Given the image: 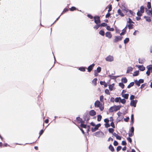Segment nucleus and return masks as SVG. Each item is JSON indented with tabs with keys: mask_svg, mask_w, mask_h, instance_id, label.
<instances>
[{
	"mask_svg": "<svg viewBox=\"0 0 152 152\" xmlns=\"http://www.w3.org/2000/svg\"><path fill=\"white\" fill-rule=\"evenodd\" d=\"M123 37L122 36H114L115 39L113 40V42L116 43L118 42L121 41L123 38Z\"/></svg>",
	"mask_w": 152,
	"mask_h": 152,
	"instance_id": "nucleus-1",
	"label": "nucleus"
},
{
	"mask_svg": "<svg viewBox=\"0 0 152 152\" xmlns=\"http://www.w3.org/2000/svg\"><path fill=\"white\" fill-rule=\"evenodd\" d=\"M83 118L85 121H86V124L88 123V121L90 119V116L87 112L86 113L83 115Z\"/></svg>",
	"mask_w": 152,
	"mask_h": 152,
	"instance_id": "nucleus-2",
	"label": "nucleus"
},
{
	"mask_svg": "<svg viewBox=\"0 0 152 152\" xmlns=\"http://www.w3.org/2000/svg\"><path fill=\"white\" fill-rule=\"evenodd\" d=\"M94 22L96 24L100 23L101 22L100 17L96 15L94 17Z\"/></svg>",
	"mask_w": 152,
	"mask_h": 152,
	"instance_id": "nucleus-3",
	"label": "nucleus"
},
{
	"mask_svg": "<svg viewBox=\"0 0 152 152\" xmlns=\"http://www.w3.org/2000/svg\"><path fill=\"white\" fill-rule=\"evenodd\" d=\"M101 124L100 123H99L96 125H95V127L93 128L92 127L91 128V131L92 132H94L99 129V128L101 126Z\"/></svg>",
	"mask_w": 152,
	"mask_h": 152,
	"instance_id": "nucleus-4",
	"label": "nucleus"
},
{
	"mask_svg": "<svg viewBox=\"0 0 152 152\" xmlns=\"http://www.w3.org/2000/svg\"><path fill=\"white\" fill-rule=\"evenodd\" d=\"M101 135H104V134L103 132L101 131L96 132L95 133H94V134H93L94 135H95L98 137H101Z\"/></svg>",
	"mask_w": 152,
	"mask_h": 152,
	"instance_id": "nucleus-5",
	"label": "nucleus"
},
{
	"mask_svg": "<svg viewBox=\"0 0 152 152\" xmlns=\"http://www.w3.org/2000/svg\"><path fill=\"white\" fill-rule=\"evenodd\" d=\"M138 101L137 100H132L131 101L130 103V105L132 107H136V104Z\"/></svg>",
	"mask_w": 152,
	"mask_h": 152,
	"instance_id": "nucleus-6",
	"label": "nucleus"
},
{
	"mask_svg": "<svg viewBox=\"0 0 152 152\" xmlns=\"http://www.w3.org/2000/svg\"><path fill=\"white\" fill-rule=\"evenodd\" d=\"M106 61L109 62H111L113 61L114 58L112 56L109 55L105 58Z\"/></svg>",
	"mask_w": 152,
	"mask_h": 152,
	"instance_id": "nucleus-7",
	"label": "nucleus"
},
{
	"mask_svg": "<svg viewBox=\"0 0 152 152\" xmlns=\"http://www.w3.org/2000/svg\"><path fill=\"white\" fill-rule=\"evenodd\" d=\"M113 108L114 111H116L119 110L120 108L122 107L121 106V105H115L113 106Z\"/></svg>",
	"mask_w": 152,
	"mask_h": 152,
	"instance_id": "nucleus-8",
	"label": "nucleus"
},
{
	"mask_svg": "<svg viewBox=\"0 0 152 152\" xmlns=\"http://www.w3.org/2000/svg\"><path fill=\"white\" fill-rule=\"evenodd\" d=\"M94 66L95 64L94 63L89 66L87 68L88 71L89 72H90L92 70L93 68L94 67Z\"/></svg>",
	"mask_w": 152,
	"mask_h": 152,
	"instance_id": "nucleus-9",
	"label": "nucleus"
},
{
	"mask_svg": "<svg viewBox=\"0 0 152 152\" xmlns=\"http://www.w3.org/2000/svg\"><path fill=\"white\" fill-rule=\"evenodd\" d=\"M102 103H101L100 101L98 100H97L94 103V106L95 107H99L100 105H102Z\"/></svg>",
	"mask_w": 152,
	"mask_h": 152,
	"instance_id": "nucleus-10",
	"label": "nucleus"
},
{
	"mask_svg": "<svg viewBox=\"0 0 152 152\" xmlns=\"http://www.w3.org/2000/svg\"><path fill=\"white\" fill-rule=\"evenodd\" d=\"M88 114L89 116H94L96 114V112L94 110H92L89 111Z\"/></svg>",
	"mask_w": 152,
	"mask_h": 152,
	"instance_id": "nucleus-11",
	"label": "nucleus"
},
{
	"mask_svg": "<svg viewBox=\"0 0 152 152\" xmlns=\"http://www.w3.org/2000/svg\"><path fill=\"white\" fill-rule=\"evenodd\" d=\"M127 28V25H126L125 27L122 30V32L120 34V36H122L126 34V32Z\"/></svg>",
	"mask_w": 152,
	"mask_h": 152,
	"instance_id": "nucleus-12",
	"label": "nucleus"
},
{
	"mask_svg": "<svg viewBox=\"0 0 152 152\" xmlns=\"http://www.w3.org/2000/svg\"><path fill=\"white\" fill-rule=\"evenodd\" d=\"M105 36L109 39H111L112 36L111 32L109 31H107L105 34Z\"/></svg>",
	"mask_w": 152,
	"mask_h": 152,
	"instance_id": "nucleus-13",
	"label": "nucleus"
},
{
	"mask_svg": "<svg viewBox=\"0 0 152 152\" xmlns=\"http://www.w3.org/2000/svg\"><path fill=\"white\" fill-rule=\"evenodd\" d=\"M138 62L140 64H143L145 61L146 60L145 58H139L138 59Z\"/></svg>",
	"mask_w": 152,
	"mask_h": 152,
	"instance_id": "nucleus-14",
	"label": "nucleus"
},
{
	"mask_svg": "<svg viewBox=\"0 0 152 152\" xmlns=\"http://www.w3.org/2000/svg\"><path fill=\"white\" fill-rule=\"evenodd\" d=\"M117 12L118 13V15H119L121 17H124V15L120 9H119L118 10Z\"/></svg>",
	"mask_w": 152,
	"mask_h": 152,
	"instance_id": "nucleus-15",
	"label": "nucleus"
},
{
	"mask_svg": "<svg viewBox=\"0 0 152 152\" xmlns=\"http://www.w3.org/2000/svg\"><path fill=\"white\" fill-rule=\"evenodd\" d=\"M133 68L131 66L128 67L126 72V73H128L130 72H132L133 70Z\"/></svg>",
	"mask_w": 152,
	"mask_h": 152,
	"instance_id": "nucleus-16",
	"label": "nucleus"
},
{
	"mask_svg": "<svg viewBox=\"0 0 152 152\" xmlns=\"http://www.w3.org/2000/svg\"><path fill=\"white\" fill-rule=\"evenodd\" d=\"M134 122V115L133 114H132L131 115V123L130 125H132L133 124Z\"/></svg>",
	"mask_w": 152,
	"mask_h": 152,
	"instance_id": "nucleus-17",
	"label": "nucleus"
},
{
	"mask_svg": "<svg viewBox=\"0 0 152 152\" xmlns=\"http://www.w3.org/2000/svg\"><path fill=\"white\" fill-rule=\"evenodd\" d=\"M139 75V70H136L133 73L132 75L133 77H135L138 76Z\"/></svg>",
	"mask_w": 152,
	"mask_h": 152,
	"instance_id": "nucleus-18",
	"label": "nucleus"
},
{
	"mask_svg": "<svg viewBox=\"0 0 152 152\" xmlns=\"http://www.w3.org/2000/svg\"><path fill=\"white\" fill-rule=\"evenodd\" d=\"M86 67L84 66H81L78 68V69L82 72H85L86 71Z\"/></svg>",
	"mask_w": 152,
	"mask_h": 152,
	"instance_id": "nucleus-19",
	"label": "nucleus"
},
{
	"mask_svg": "<svg viewBox=\"0 0 152 152\" xmlns=\"http://www.w3.org/2000/svg\"><path fill=\"white\" fill-rule=\"evenodd\" d=\"M121 81L122 83H127L128 80L126 77H124L121 78Z\"/></svg>",
	"mask_w": 152,
	"mask_h": 152,
	"instance_id": "nucleus-20",
	"label": "nucleus"
},
{
	"mask_svg": "<svg viewBox=\"0 0 152 152\" xmlns=\"http://www.w3.org/2000/svg\"><path fill=\"white\" fill-rule=\"evenodd\" d=\"M122 96L125 99H128L129 96V94H122Z\"/></svg>",
	"mask_w": 152,
	"mask_h": 152,
	"instance_id": "nucleus-21",
	"label": "nucleus"
},
{
	"mask_svg": "<svg viewBox=\"0 0 152 152\" xmlns=\"http://www.w3.org/2000/svg\"><path fill=\"white\" fill-rule=\"evenodd\" d=\"M106 29L109 31H113L114 30V29L113 28H110L109 26H107Z\"/></svg>",
	"mask_w": 152,
	"mask_h": 152,
	"instance_id": "nucleus-22",
	"label": "nucleus"
},
{
	"mask_svg": "<svg viewBox=\"0 0 152 152\" xmlns=\"http://www.w3.org/2000/svg\"><path fill=\"white\" fill-rule=\"evenodd\" d=\"M97 78H95L92 81L91 83L92 84H94L95 86H96L97 84Z\"/></svg>",
	"mask_w": 152,
	"mask_h": 152,
	"instance_id": "nucleus-23",
	"label": "nucleus"
},
{
	"mask_svg": "<svg viewBox=\"0 0 152 152\" xmlns=\"http://www.w3.org/2000/svg\"><path fill=\"white\" fill-rule=\"evenodd\" d=\"M99 34L102 36H104L105 34L104 31L102 30H101L99 31Z\"/></svg>",
	"mask_w": 152,
	"mask_h": 152,
	"instance_id": "nucleus-24",
	"label": "nucleus"
},
{
	"mask_svg": "<svg viewBox=\"0 0 152 152\" xmlns=\"http://www.w3.org/2000/svg\"><path fill=\"white\" fill-rule=\"evenodd\" d=\"M134 84V82H132L130 83L127 86V88H129L133 86Z\"/></svg>",
	"mask_w": 152,
	"mask_h": 152,
	"instance_id": "nucleus-25",
	"label": "nucleus"
},
{
	"mask_svg": "<svg viewBox=\"0 0 152 152\" xmlns=\"http://www.w3.org/2000/svg\"><path fill=\"white\" fill-rule=\"evenodd\" d=\"M134 83H135V85L138 86H140V84L139 81L137 80L136 79L134 80Z\"/></svg>",
	"mask_w": 152,
	"mask_h": 152,
	"instance_id": "nucleus-26",
	"label": "nucleus"
},
{
	"mask_svg": "<svg viewBox=\"0 0 152 152\" xmlns=\"http://www.w3.org/2000/svg\"><path fill=\"white\" fill-rule=\"evenodd\" d=\"M108 148L112 152H113L115 151L114 147L111 144L109 145Z\"/></svg>",
	"mask_w": 152,
	"mask_h": 152,
	"instance_id": "nucleus-27",
	"label": "nucleus"
},
{
	"mask_svg": "<svg viewBox=\"0 0 152 152\" xmlns=\"http://www.w3.org/2000/svg\"><path fill=\"white\" fill-rule=\"evenodd\" d=\"M126 101L125 99L123 98L121 99V98L120 101V103H121L123 104H124L126 103Z\"/></svg>",
	"mask_w": 152,
	"mask_h": 152,
	"instance_id": "nucleus-28",
	"label": "nucleus"
},
{
	"mask_svg": "<svg viewBox=\"0 0 152 152\" xmlns=\"http://www.w3.org/2000/svg\"><path fill=\"white\" fill-rule=\"evenodd\" d=\"M129 41V38L127 37L124 41V43L126 44Z\"/></svg>",
	"mask_w": 152,
	"mask_h": 152,
	"instance_id": "nucleus-29",
	"label": "nucleus"
},
{
	"mask_svg": "<svg viewBox=\"0 0 152 152\" xmlns=\"http://www.w3.org/2000/svg\"><path fill=\"white\" fill-rule=\"evenodd\" d=\"M88 125L86 124H81L80 125V126L82 128L86 129Z\"/></svg>",
	"mask_w": 152,
	"mask_h": 152,
	"instance_id": "nucleus-30",
	"label": "nucleus"
},
{
	"mask_svg": "<svg viewBox=\"0 0 152 152\" xmlns=\"http://www.w3.org/2000/svg\"><path fill=\"white\" fill-rule=\"evenodd\" d=\"M120 99H121V97H117L115 98V101L116 102H120Z\"/></svg>",
	"mask_w": 152,
	"mask_h": 152,
	"instance_id": "nucleus-31",
	"label": "nucleus"
},
{
	"mask_svg": "<svg viewBox=\"0 0 152 152\" xmlns=\"http://www.w3.org/2000/svg\"><path fill=\"white\" fill-rule=\"evenodd\" d=\"M144 7L143 5L141 6L140 7V11L142 13H144Z\"/></svg>",
	"mask_w": 152,
	"mask_h": 152,
	"instance_id": "nucleus-32",
	"label": "nucleus"
},
{
	"mask_svg": "<svg viewBox=\"0 0 152 152\" xmlns=\"http://www.w3.org/2000/svg\"><path fill=\"white\" fill-rule=\"evenodd\" d=\"M96 25H95L94 27V28L96 30H97L98 29L99 27L100 26V24L99 23L96 24Z\"/></svg>",
	"mask_w": 152,
	"mask_h": 152,
	"instance_id": "nucleus-33",
	"label": "nucleus"
},
{
	"mask_svg": "<svg viewBox=\"0 0 152 152\" xmlns=\"http://www.w3.org/2000/svg\"><path fill=\"white\" fill-rule=\"evenodd\" d=\"M108 26L107 24L104 22H103L102 23L100 24V27H105L106 26L107 27V26Z\"/></svg>",
	"mask_w": 152,
	"mask_h": 152,
	"instance_id": "nucleus-34",
	"label": "nucleus"
},
{
	"mask_svg": "<svg viewBox=\"0 0 152 152\" xmlns=\"http://www.w3.org/2000/svg\"><path fill=\"white\" fill-rule=\"evenodd\" d=\"M76 125L78 126V128L80 129V130L82 132V133L83 134L84 136H86V134H85V132H84V131L83 130V129L82 128L80 127L79 126H77V125Z\"/></svg>",
	"mask_w": 152,
	"mask_h": 152,
	"instance_id": "nucleus-35",
	"label": "nucleus"
},
{
	"mask_svg": "<svg viewBox=\"0 0 152 152\" xmlns=\"http://www.w3.org/2000/svg\"><path fill=\"white\" fill-rule=\"evenodd\" d=\"M97 121H100L102 118V116L100 115H97Z\"/></svg>",
	"mask_w": 152,
	"mask_h": 152,
	"instance_id": "nucleus-36",
	"label": "nucleus"
},
{
	"mask_svg": "<svg viewBox=\"0 0 152 152\" xmlns=\"http://www.w3.org/2000/svg\"><path fill=\"white\" fill-rule=\"evenodd\" d=\"M119 86L121 87V88L122 89L124 88L125 85L124 84V83L121 82L119 83Z\"/></svg>",
	"mask_w": 152,
	"mask_h": 152,
	"instance_id": "nucleus-37",
	"label": "nucleus"
},
{
	"mask_svg": "<svg viewBox=\"0 0 152 152\" xmlns=\"http://www.w3.org/2000/svg\"><path fill=\"white\" fill-rule=\"evenodd\" d=\"M145 68L143 65H142V66L140 68H139V70L141 71H143L145 70Z\"/></svg>",
	"mask_w": 152,
	"mask_h": 152,
	"instance_id": "nucleus-38",
	"label": "nucleus"
},
{
	"mask_svg": "<svg viewBox=\"0 0 152 152\" xmlns=\"http://www.w3.org/2000/svg\"><path fill=\"white\" fill-rule=\"evenodd\" d=\"M68 10H69L67 8H65L64 9L63 12L61 13V15H62L64 13L67 12V11H68Z\"/></svg>",
	"mask_w": 152,
	"mask_h": 152,
	"instance_id": "nucleus-39",
	"label": "nucleus"
},
{
	"mask_svg": "<svg viewBox=\"0 0 152 152\" xmlns=\"http://www.w3.org/2000/svg\"><path fill=\"white\" fill-rule=\"evenodd\" d=\"M87 130H86L87 131H86V133H87V134L88 135H89V132L90 131V125H88V126H87Z\"/></svg>",
	"mask_w": 152,
	"mask_h": 152,
	"instance_id": "nucleus-40",
	"label": "nucleus"
},
{
	"mask_svg": "<svg viewBox=\"0 0 152 152\" xmlns=\"http://www.w3.org/2000/svg\"><path fill=\"white\" fill-rule=\"evenodd\" d=\"M113 128H109L108 129V132L109 133H113L114 131V129Z\"/></svg>",
	"mask_w": 152,
	"mask_h": 152,
	"instance_id": "nucleus-41",
	"label": "nucleus"
},
{
	"mask_svg": "<svg viewBox=\"0 0 152 152\" xmlns=\"http://www.w3.org/2000/svg\"><path fill=\"white\" fill-rule=\"evenodd\" d=\"M147 7L148 9H150V8H151V3L150 2H148L147 4Z\"/></svg>",
	"mask_w": 152,
	"mask_h": 152,
	"instance_id": "nucleus-42",
	"label": "nucleus"
},
{
	"mask_svg": "<svg viewBox=\"0 0 152 152\" xmlns=\"http://www.w3.org/2000/svg\"><path fill=\"white\" fill-rule=\"evenodd\" d=\"M143 13H142L141 12L138 10L137 13V16L141 17Z\"/></svg>",
	"mask_w": 152,
	"mask_h": 152,
	"instance_id": "nucleus-43",
	"label": "nucleus"
},
{
	"mask_svg": "<svg viewBox=\"0 0 152 152\" xmlns=\"http://www.w3.org/2000/svg\"><path fill=\"white\" fill-rule=\"evenodd\" d=\"M96 70L97 72L98 73H100L101 70V68L100 66H98L97 68V69L96 70Z\"/></svg>",
	"mask_w": 152,
	"mask_h": 152,
	"instance_id": "nucleus-44",
	"label": "nucleus"
},
{
	"mask_svg": "<svg viewBox=\"0 0 152 152\" xmlns=\"http://www.w3.org/2000/svg\"><path fill=\"white\" fill-rule=\"evenodd\" d=\"M76 9L77 8L75 7L74 6L72 7L69 9L71 11H74L75 10H76Z\"/></svg>",
	"mask_w": 152,
	"mask_h": 152,
	"instance_id": "nucleus-45",
	"label": "nucleus"
},
{
	"mask_svg": "<svg viewBox=\"0 0 152 152\" xmlns=\"http://www.w3.org/2000/svg\"><path fill=\"white\" fill-rule=\"evenodd\" d=\"M133 25L132 24H129L128 25V27L129 29H131L133 28Z\"/></svg>",
	"mask_w": 152,
	"mask_h": 152,
	"instance_id": "nucleus-46",
	"label": "nucleus"
},
{
	"mask_svg": "<svg viewBox=\"0 0 152 152\" xmlns=\"http://www.w3.org/2000/svg\"><path fill=\"white\" fill-rule=\"evenodd\" d=\"M113 106L111 107L109 109V111L110 113H112L113 111H114V109Z\"/></svg>",
	"mask_w": 152,
	"mask_h": 152,
	"instance_id": "nucleus-47",
	"label": "nucleus"
},
{
	"mask_svg": "<svg viewBox=\"0 0 152 152\" xmlns=\"http://www.w3.org/2000/svg\"><path fill=\"white\" fill-rule=\"evenodd\" d=\"M146 68L148 70H151L152 69V65L151 64L147 66H146Z\"/></svg>",
	"mask_w": 152,
	"mask_h": 152,
	"instance_id": "nucleus-48",
	"label": "nucleus"
},
{
	"mask_svg": "<svg viewBox=\"0 0 152 152\" xmlns=\"http://www.w3.org/2000/svg\"><path fill=\"white\" fill-rule=\"evenodd\" d=\"M122 148V147L120 146L119 145L116 148V151L117 152H119L121 150V149Z\"/></svg>",
	"mask_w": 152,
	"mask_h": 152,
	"instance_id": "nucleus-49",
	"label": "nucleus"
},
{
	"mask_svg": "<svg viewBox=\"0 0 152 152\" xmlns=\"http://www.w3.org/2000/svg\"><path fill=\"white\" fill-rule=\"evenodd\" d=\"M104 92L105 94L107 95H110V91H109V90L108 89H106L104 91Z\"/></svg>",
	"mask_w": 152,
	"mask_h": 152,
	"instance_id": "nucleus-50",
	"label": "nucleus"
},
{
	"mask_svg": "<svg viewBox=\"0 0 152 152\" xmlns=\"http://www.w3.org/2000/svg\"><path fill=\"white\" fill-rule=\"evenodd\" d=\"M134 128L133 126H132L131 128L129 129V132H130L134 133Z\"/></svg>",
	"mask_w": 152,
	"mask_h": 152,
	"instance_id": "nucleus-51",
	"label": "nucleus"
},
{
	"mask_svg": "<svg viewBox=\"0 0 152 152\" xmlns=\"http://www.w3.org/2000/svg\"><path fill=\"white\" fill-rule=\"evenodd\" d=\"M128 12H129L132 15L134 16L135 14V12L131 10H129Z\"/></svg>",
	"mask_w": 152,
	"mask_h": 152,
	"instance_id": "nucleus-52",
	"label": "nucleus"
},
{
	"mask_svg": "<svg viewBox=\"0 0 152 152\" xmlns=\"http://www.w3.org/2000/svg\"><path fill=\"white\" fill-rule=\"evenodd\" d=\"M110 126H112L113 128H115V124L113 122H112L110 123Z\"/></svg>",
	"mask_w": 152,
	"mask_h": 152,
	"instance_id": "nucleus-53",
	"label": "nucleus"
},
{
	"mask_svg": "<svg viewBox=\"0 0 152 152\" xmlns=\"http://www.w3.org/2000/svg\"><path fill=\"white\" fill-rule=\"evenodd\" d=\"M109 9L108 10V12H109L110 11H111L112 9V5L111 4H109Z\"/></svg>",
	"mask_w": 152,
	"mask_h": 152,
	"instance_id": "nucleus-54",
	"label": "nucleus"
},
{
	"mask_svg": "<svg viewBox=\"0 0 152 152\" xmlns=\"http://www.w3.org/2000/svg\"><path fill=\"white\" fill-rule=\"evenodd\" d=\"M87 16L88 17V18L90 19L94 18V17H93V16L90 14H88L87 15Z\"/></svg>",
	"mask_w": 152,
	"mask_h": 152,
	"instance_id": "nucleus-55",
	"label": "nucleus"
},
{
	"mask_svg": "<svg viewBox=\"0 0 152 152\" xmlns=\"http://www.w3.org/2000/svg\"><path fill=\"white\" fill-rule=\"evenodd\" d=\"M114 87L113 86H112L111 85H110V84H109V90L110 91H113V89Z\"/></svg>",
	"mask_w": 152,
	"mask_h": 152,
	"instance_id": "nucleus-56",
	"label": "nucleus"
},
{
	"mask_svg": "<svg viewBox=\"0 0 152 152\" xmlns=\"http://www.w3.org/2000/svg\"><path fill=\"white\" fill-rule=\"evenodd\" d=\"M135 97V96L134 95H131L130 98V99L131 101L132 100H134V99Z\"/></svg>",
	"mask_w": 152,
	"mask_h": 152,
	"instance_id": "nucleus-57",
	"label": "nucleus"
},
{
	"mask_svg": "<svg viewBox=\"0 0 152 152\" xmlns=\"http://www.w3.org/2000/svg\"><path fill=\"white\" fill-rule=\"evenodd\" d=\"M104 125L106 128H108L110 126V125L109 123H105Z\"/></svg>",
	"mask_w": 152,
	"mask_h": 152,
	"instance_id": "nucleus-58",
	"label": "nucleus"
},
{
	"mask_svg": "<svg viewBox=\"0 0 152 152\" xmlns=\"http://www.w3.org/2000/svg\"><path fill=\"white\" fill-rule=\"evenodd\" d=\"M98 107L99 108L100 110L101 111H103L104 109V107L103 106H102V104L100 105L99 106V107Z\"/></svg>",
	"mask_w": 152,
	"mask_h": 152,
	"instance_id": "nucleus-59",
	"label": "nucleus"
},
{
	"mask_svg": "<svg viewBox=\"0 0 152 152\" xmlns=\"http://www.w3.org/2000/svg\"><path fill=\"white\" fill-rule=\"evenodd\" d=\"M113 144L114 146H116L118 145V143L117 141L115 140L113 142Z\"/></svg>",
	"mask_w": 152,
	"mask_h": 152,
	"instance_id": "nucleus-60",
	"label": "nucleus"
},
{
	"mask_svg": "<svg viewBox=\"0 0 152 152\" xmlns=\"http://www.w3.org/2000/svg\"><path fill=\"white\" fill-rule=\"evenodd\" d=\"M127 140L129 142H130V143H132V140L131 138H130V137H128L127 138Z\"/></svg>",
	"mask_w": 152,
	"mask_h": 152,
	"instance_id": "nucleus-61",
	"label": "nucleus"
},
{
	"mask_svg": "<svg viewBox=\"0 0 152 152\" xmlns=\"http://www.w3.org/2000/svg\"><path fill=\"white\" fill-rule=\"evenodd\" d=\"M127 143L125 140H123L122 141L121 144L123 145H126Z\"/></svg>",
	"mask_w": 152,
	"mask_h": 152,
	"instance_id": "nucleus-62",
	"label": "nucleus"
},
{
	"mask_svg": "<svg viewBox=\"0 0 152 152\" xmlns=\"http://www.w3.org/2000/svg\"><path fill=\"white\" fill-rule=\"evenodd\" d=\"M104 96L102 95H101L100 96V100L101 102H103Z\"/></svg>",
	"mask_w": 152,
	"mask_h": 152,
	"instance_id": "nucleus-63",
	"label": "nucleus"
},
{
	"mask_svg": "<svg viewBox=\"0 0 152 152\" xmlns=\"http://www.w3.org/2000/svg\"><path fill=\"white\" fill-rule=\"evenodd\" d=\"M76 120L78 121L79 122V123H80V121H82V118H80L79 117H77L76 118Z\"/></svg>",
	"mask_w": 152,
	"mask_h": 152,
	"instance_id": "nucleus-64",
	"label": "nucleus"
}]
</instances>
